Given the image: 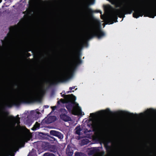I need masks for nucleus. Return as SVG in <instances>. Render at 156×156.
<instances>
[{"mask_svg": "<svg viewBox=\"0 0 156 156\" xmlns=\"http://www.w3.org/2000/svg\"><path fill=\"white\" fill-rule=\"evenodd\" d=\"M95 0H79V6L81 7V13L83 20L82 30L85 33V37L80 39V32L79 10V67L83 63L81 59L82 50L84 47H87L88 40L94 37L101 39L105 36V33L101 29V24L98 20H96V26L90 22L94 18V13H101L100 10H93L90 6L94 5Z\"/></svg>", "mask_w": 156, "mask_h": 156, "instance_id": "nucleus-1", "label": "nucleus"}, {"mask_svg": "<svg viewBox=\"0 0 156 156\" xmlns=\"http://www.w3.org/2000/svg\"><path fill=\"white\" fill-rule=\"evenodd\" d=\"M109 2L112 4L114 5L115 8H114L110 6L111 8V13L110 15L106 18V21L108 23L112 24L114 22H117L118 17L120 18H124L125 15L131 14L133 11V16L135 18L137 19L139 16L136 18L134 14L139 7H142L145 11L147 9L145 4H139L134 7L132 5L126 4H124L121 7V4L118 0H107Z\"/></svg>", "mask_w": 156, "mask_h": 156, "instance_id": "nucleus-2", "label": "nucleus"}, {"mask_svg": "<svg viewBox=\"0 0 156 156\" xmlns=\"http://www.w3.org/2000/svg\"><path fill=\"white\" fill-rule=\"evenodd\" d=\"M25 21L23 20L21 23H19L18 25L14 27L11 26L9 28V31L7 36L5 37L3 40H1L4 49L0 45V62L5 60L8 55L7 49H10L14 45L16 39L20 36V30L24 24Z\"/></svg>", "mask_w": 156, "mask_h": 156, "instance_id": "nucleus-3", "label": "nucleus"}, {"mask_svg": "<svg viewBox=\"0 0 156 156\" xmlns=\"http://www.w3.org/2000/svg\"><path fill=\"white\" fill-rule=\"evenodd\" d=\"M144 14L145 16L154 18L156 16V3L153 5L151 8L147 9L145 11L142 7H139L134 14L136 18L139 16H142Z\"/></svg>", "mask_w": 156, "mask_h": 156, "instance_id": "nucleus-4", "label": "nucleus"}, {"mask_svg": "<svg viewBox=\"0 0 156 156\" xmlns=\"http://www.w3.org/2000/svg\"><path fill=\"white\" fill-rule=\"evenodd\" d=\"M75 97L73 95H68L66 98V107L73 114L78 115V104L75 102Z\"/></svg>", "mask_w": 156, "mask_h": 156, "instance_id": "nucleus-5", "label": "nucleus"}, {"mask_svg": "<svg viewBox=\"0 0 156 156\" xmlns=\"http://www.w3.org/2000/svg\"><path fill=\"white\" fill-rule=\"evenodd\" d=\"M40 93V91L35 90H32L29 91L23 90L19 93L18 97L20 98H29L37 100L39 99Z\"/></svg>", "mask_w": 156, "mask_h": 156, "instance_id": "nucleus-6", "label": "nucleus"}, {"mask_svg": "<svg viewBox=\"0 0 156 156\" xmlns=\"http://www.w3.org/2000/svg\"><path fill=\"white\" fill-rule=\"evenodd\" d=\"M104 122L101 119H97L93 121L91 123L87 124V126L90 129L88 130L86 129L84 131L85 133H90L92 132H96L98 129L102 128L104 126Z\"/></svg>", "mask_w": 156, "mask_h": 156, "instance_id": "nucleus-7", "label": "nucleus"}, {"mask_svg": "<svg viewBox=\"0 0 156 156\" xmlns=\"http://www.w3.org/2000/svg\"><path fill=\"white\" fill-rule=\"evenodd\" d=\"M147 112L148 113L152 115V122L155 128L152 145L154 151L156 152V109H148L147 111Z\"/></svg>", "mask_w": 156, "mask_h": 156, "instance_id": "nucleus-8", "label": "nucleus"}, {"mask_svg": "<svg viewBox=\"0 0 156 156\" xmlns=\"http://www.w3.org/2000/svg\"><path fill=\"white\" fill-rule=\"evenodd\" d=\"M73 147H71L70 145H68L66 151L67 156H71L73 155Z\"/></svg>", "mask_w": 156, "mask_h": 156, "instance_id": "nucleus-9", "label": "nucleus"}, {"mask_svg": "<svg viewBox=\"0 0 156 156\" xmlns=\"http://www.w3.org/2000/svg\"><path fill=\"white\" fill-rule=\"evenodd\" d=\"M75 68V64L73 63L70 64L66 69L65 73L66 75H69L73 71Z\"/></svg>", "mask_w": 156, "mask_h": 156, "instance_id": "nucleus-10", "label": "nucleus"}, {"mask_svg": "<svg viewBox=\"0 0 156 156\" xmlns=\"http://www.w3.org/2000/svg\"><path fill=\"white\" fill-rule=\"evenodd\" d=\"M105 147L106 150V151L107 154L109 155H112L113 152V149L112 147L108 145V143H107L105 144Z\"/></svg>", "mask_w": 156, "mask_h": 156, "instance_id": "nucleus-11", "label": "nucleus"}, {"mask_svg": "<svg viewBox=\"0 0 156 156\" xmlns=\"http://www.w3.org/2000/svg\"><path fill=\"white\" fill-rule=\"evenodd\" d=\"M50 134L57 136L60 139H62L63 138V136L60 133L55 130H51L50 131Z\"/></svg>", "mask_w": 156, "mask_h": 156, "instance_id": "nucleus-12", "label": "nucleus"}, {"mask_svg": "<svg viewBox=\"0 0 156 156\" xmlns=\"http://www.w3.org/2000/svg\"><path fill=\"white\" fill-rule=\"evenodd\" d=\"M102 112H105L106 113H109L113 115V114H119V115H126V112L121 111L120 112H115L113 113L112 111H111L109 108H107L105 111L103 110L101 111Z\"/></svg>", "mask_w": 156, "mask_h": 156, "instance_id": "nucleus-13", "label": "nucleus"}, {"mask_svg": "<svg viewBox=\"0 0 156 156\" xmlns=\"http://www.w3.org/2000/svg\"><path fill=\"white\" fill-rule=\"evenodd\" d=\"M99 151L98 147H93V148L89 151L88 153L89 155H91L98 153Z\"/></svg>", "mask_w": 156, "mask_h": 156, "instance_id": "nucleus-14", "label": "nucleus"}, {"mask_svg": "<svg viewBox=\"0 0 156 156\" xmlns=\"http://www.w3.org/2000/svg\"><path fill=\"white\" fill-rule=\"evenodd\" d=\"M61 119L65 121H68L71 120V118L65 114H62L60 115Z\"/></svg>", "mask_w": 156, "mask_h": 156, "instance_id": "nucleus-15", "label": "nucleus"}, {"mask_svg": "<svg viewBox=\"0 0 156 156\" xmlns=\"http://www.w3.org/2000/svg\"><path fill=\"white\" fill-rule=\"evenodd\" d=\"M56 119V117L54 116H49L48 117L46 122L48 124H50L55 121Z\"/></svg>", "mask_w": 156, "mask_h": 156, "instance_id": "nucleus-16", "label": "nucleus"}, {"mask_svg": "<svg viewBox=\"0 0 156 156\" xmlns=\"http://www.w3.org/2000/svg\"><path fill=\"white\" fill-rule=\"evenodd\" d=\"M84 115V113L82 112L81 108L79 105V119Z\"/></svg>", "mask_w": 156, "mask_h": 156, "instance_id": "nucleus-17", "label": "nucleus"}, {"mask_svg": "<svg viewBox=\"0 0 156 156\" xmlns=\"http://www.w3.org/2000/svg\"><path fill=\"white\" fill-rule=\"evenodd\" d=\"M40 124L37 122L33 128V129L34 130L36 129L37 128H39L40 127Z\"/></svg>", "mask_w": 156, "mask_h": 156, "instance_id": "nucleus-18", "label": "nucleus"}, {"mask_svg": "<svg viewBox=\"0 0 156 156\" xmlns=\"http://www.w3.org/2000/svg\"><path fill=\"white\" fill-rule=\"evenodd\" d=\"M89 123H88V124H87V123H86V124H85L84 125V126H85L86 125H87V126H85V128H84L83 127H82V129L83 130V132H84V131L85 130V129H88V130H89L90 129V128H89L87 126V124H89ZM84 133L85 134V133H84ZM85 134H87V133H85Z\"/></svg>", "mask_w": 156, "mask_h": 156, "instance_id": "nucleus-19", "label": "nucleus"}, {"mask_svg": "<svg viewBox=\"0 0 156 156\" xmlns=\"http://www.w3.org/2000/svg\"><path fill=\"white\" fill-rule=\"evenodd\" d=\"M88 142V140H83L82 141V142L84 144H87V143Z\"/></svg>", "mask_w": 156, "mask_h": 156, "instance_id": "nucleus-20", "label": "nucleus"}, {"mask_svg": "<svg viewBox=\"0 0 156 156\" xmlns=\"http://www.w3.org/2000/svg\"><path fill=\"white\" fill-rule=\"evenodd\" d=\"M77 0H70V3L72 4H75Z\"/></svg>", "mask_w": 156, "mask_h": 156, "instance_id": "nucleus-21", "label": "nucleus"}, {"mask_svg": "<svg viewBox=\"0 0 156 156\" xmlns=\"http://www.w3.org/2000/svg\"><path fill=\"white\" fill-rule=\"evenodd\" d=\"M81 130L82 129H81V128H80V125H79V136L80 135V132L81 131ZM79 139H80L79 136Z\"/></svg>", "mask_w": 156, "mask_h": 156, "instance_id": "nucleus-22", "label": "nucleus"}, {"mask_svg": "<svg viewBox=\"0 0 156 156\" xmlns=\"http://www.w3.org/2000/svg\"><path fill=\"white\" fill-rule=\"evenodd\" d=\"M96 115V113H90V116L91 117H94Z\"/></svg>", "mask_w": 156, "mask_h": 156, "instance_id": "nucleus-23", "label": "nucleus"}, {"mask_svg": "<svg viewBox=\"0 0 156 156\" xmlns=\"http://www.w3.org/2000/svg\"><path fill=\"white\" fill-rule=\"evenodd\" d=\"M0 125L2 127H3V126H4V122H3L2 121V120H1L0 121Z\"/></svg>", "mask_w": 156, "mask_h": 156, "instance_id": "nucleus-24", "label": "nucleus"}, {"mask_svg": "<svg viewBox=\"0 0 156 156\" xmlns=\"http://www.w3.org/2000/svg\"><path fill=\"white\" fill-rule=\"evenodd\" d=\"M49 153H46L44 154L43 155V156H49Z\"/></svg>", "mask_w": 156, "mask_h": 156, "instance_id": "nucleus-25", "label": "nucleus"}, {"mask_svg": "<svg viewBox=\"0 0 156 156\" xmlns=\"http://www.w3.org/2000/svg\"><path fill=\"white\" fill-rule=\"evenodd\" d=\"M39 135L40 136H42V137H43V136L44 135V134L43 133H39Z\"/></svg>", "mask_w": 156, "mask_h": 156, "instance_id": "nucleus-26", "label": "nucleus"}, {"mask_svg": "<svg viewBox=\"0 0 156 156\" xmlns=\"http://www.w3.org/2000/svg\"><path fill=\"white\" fill-rule=\"evenodd\" d=\"M20 118H18L17 119V121L16 122L18 125L20 123Z\"/></svg>", "mask_w": 156, "mask_h": 156, "instance_id": "nucleus-27", "label": "nucleus"}, {"mask_svg": "<svg viewBox=\"0 0 156 156\" xmlns=\"http://www.w3.org/2000/svg\"><path fill=\"white\" fill-rule=\"evenodd\" d=\"M78 128V126H77L76 128V133L77 134H78V129H77Z\"/></svg>", "mask_w": 156, "mask_h": 156, "instance_id": "nucleus-28", "label": "nucleus"}, {"mask_svg": "<svg viewBox=\"0 0 156 156\" xmlns=\"http://www.w3.org/2000/svg\"><path fill=\"white\" fill-rule=\"evenodd\" d=\"M51 108L53 110H54L56 108V106L51 107Z\"/></svg>", "mask_w": 156, "mask_h": 156, "instance_id": "nucleus-29", "label": "nucleus"}, {"mask_svg": "<svg viewBox=\"0 0 156 156\" xmlns=\"http://www.w3.org/2000/svg\"><path fill=\"white\" fill-rule=\"evenodd\" d=\"M49 156H55V155L53 154L49 153Z\"/></svg>", "mask_w": 156, "mask_h": 156, "instance_id": "nucleus-30", "label": "nucleus"}, {"mask_svg": "<svg viewBox=\"0 0 156 156\" xmlns=\"http://www.w3.org/2000/svg\"><path fill=\"white\" fill-rule=\"evenodd\" d=\"M75 156H78V153L76 152L75 154Z\"/></svg>", "mask_w": 156, "mask_h": 156, "instance_id": "nucleus-31", "label": "nucleus"}, {"mask_svg": "<svg viewBox=\"0 0 156 156\" xmlns=\"http://www.w3.org/2000/svg\"><path fill=\"white\" fill-rule=\"evenodd\" d=\"M13 122H15V123L16 122V119H15L14 118H13Z\"/></svg>", "mask_w": 156, "mask_h": 156, "instance_id": "nucleus-32", "label": "nucleus"}, {"mask_svg": "<svg viewBox=\"0 0 156 156\" xmlns=\"http://www.w3.org/2000/svg\"><path fill=\"white\" fill-rule=\"evenodd\" d=\"M50 151H51V152H54V150H50Z\"/></svg>", "mask_w": 156, "mask_h": 156, "instance_id": "nucleus-33", "label": "nucleus"}, {"mask_svg": "<svg viewBox=\"0 0 156 156\" xmlns=\"http://www.w3.org/2000/svg\"><path fill=\"white\" fill-rule=\"evenodd\" d=\"M61 101L62 103H63V100L62 99H61Z\"/></svg>", "mask_w": 156, "mask_h": 156, "instance_id": "nucleus-34", "label": "nucleus"}, {"mask_svg": "<svg viewBox=\"0 0 156 156\" xmlns=\"http://www.w3.org/2000/svg\"><path fill=\"white\" fill-rule=\"evenodd\" d=\"M81 153L79 152V156L80 155Z\"/></svg>", "mask_w": 156, "mask_h": 156, "instance_id": "nucleus-35", "label": "nucleus"}, {"mask_svg": "<svg viewBox=\"0 0 156 156\" xmlns=\"http://www.w3.org/2000/svg\"><path fill=\"white\" fill-rule=\"evenodd\" d=\"M59 102H60V101H58V103H59Z\"/></svg>", "mask_w": 156, "mask_h": 156, "instance_id": "nucleus-36", "label": "nucleus"}, {"mask_svg": "<svg viewBox=\"0 0 156 156\" xmlns=\"http://www.w3.org/2000/svg\"><path fill=\"white\" fill-rule=\"evenodd\" d=\"M131 114L132 115H133V113H131Z\"/></svg>", "mask_w": 156, "mask_h": 156, "instance_id": "nucleus-37", "label": "nucleus"}, {"mask_svg": "<svg viewBox=\"0 0 156 156\" xmlns=\"http://www.w3.org/2000/svg\"><path fill=\"white\" fill-rule=\"evenodd\" d=\"M98 112V113H100V112Z\"/></svg>", "mask_w": 156, "mask_h": 156, "instance_id": "nucleus-38", "label": "nucleus"}]
</instances>
